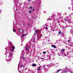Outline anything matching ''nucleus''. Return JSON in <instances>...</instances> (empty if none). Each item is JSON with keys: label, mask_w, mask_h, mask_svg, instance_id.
<instances>
[{"label": "nucleus", "mask_w": 73, "mask_h": 73, "mask_svg": "<svg viewBox=\"0 0 73 73\" xmlns=\"http://www.w3.org/2000/svg\"><path fill=\"white\" fill-rule=\"evenodd\" d=\"M14 49H13L12 50L10 51V54L9 55V61H10V60H9V59L10 60H11V58H12V56H13V55L12 54V53H13V52H14Z\"/></svg>", "instance_id": "nucleus-1"}, {"label": "nucleus", "mask_w": 73, "mask_h": 73, "mask_svg": "<svg viewBox=\"0 0 73 73\" xmlns=\"http://www.w3.org/2000/svg\"><path fill=\"white\" fill-rule=\"evenodd\" d=\"M31 47V44L30 43H28V45H26L25 46V48L27 51H28L29 49H30V48Z\"/></svg>", "instance_id": "nucleus-2"}, {"label": "nucleus", "mask_w": 73, "mask_h": 73, "mask_svg": "<svg viewBox=\"0 0 73 73\" xmlns=\"http://www.w3.org/2000/svg\"><path fill=\"white\" fill-rule=\"evenodd\" d=\"M41 36L40 35H38L37 36V40H39V38H41Z\"/></svg>", "instance_id": "nucleus-3"}, {"label": "nucleus", "mask_w": 73, "mask_h": 73, "mask_svg": "<svg viewBox=\"0 0 73 73\" xmlns=\"http://www.w3.org/2000/svg\"><path fill=\"white\" fill-rule=\"evenodd\" d=\"M27 34H24L22 35L21 37V38H22V37H24V36H27Z\"/></svg>", "instance_id": "nucleus-4"}, {"label": "nucleus", "mask_w": 73, "mask_h": 73, "mask_svg": "<svg viewBox=\"0 0 73 73\" xmlns=\"http://www.w3.org/2000/svg\"><path fill=\"white\" fill-rule=\"evenodd\" d=\"M19 31L20 33H23V30L20 29L19 30Z\"/></svg>", "instance_id": "nucleus-5"}, {"label": "nucleus", "mask_w": 73, "mask_h": 73, "mask_svg": "<svg viewBox=\"0 0 73 73\" xmlns=\"http://www.w3.org/2000/svg\"><path fill=\"white\" fill-rule=\"evenodd\" d=\"M51 46L54 48H56V46L54 45H51Z\"/></svg>", "instance_id": "nucleus-6"}, {"label": "nucleus", "mask_w": 73, "mask_h": 73, "mask_svg": "<svg viewBox=\"0 0 73 73\" xmlns=\"http://www.w3.org/2000/svg\"><path fill=\"white\" fill-rule=\"evenodd\" d=\"M44 70L45 72H46L48 69L47 68H44Z\"/></svg>", "instance_id": "nucleus-7"}, {"label": "nucleus", "mask_w": 73, "mask_h": 73, "mask_svg": "<svg viewBox=\"0 0 73 73\" xmlns=\"http://www.w3.org/2000/svg\"><path fill=\"white\" fill-rule=\"evenodd\" d=\"M46 67H47V66H45V65H43V68H44V69H45V68H46Z\"/></svg>", "instance_id": "nucleus-8"}, {"label": "nucleus", "mask_w": 73, "mask_h": 73, "mask_svg": "<svg viewBox=\"0 0 73 73\" xmlns=\"http://www.w3.org/2000/svg\"><path fill=\"white\" fill-rule=\"evenodd\" d=\"M36 66V64H32V66Z\"/></svg>", "instance_id": "nucleus-9"}, {"label": "nucleus", "mask_w": 73, "mask_h": 73, "mask_svg": "<svg viewBox=\"0 0 73 73\" xmlns=\"http://www.w3.org/2000/svg\"><path fill=\"white\" fill-rule=\"evenodd\" d=\"M64 21H68V19H64Z\"/></svg>", "instance_id": "nucleus-10"}, {"label": "nucleus", "mask_w": 73, "mask_h": 73, "mask_svg": "<svg viewBox=\"0 0 73 73\" xmlns=\"http://www.w3.org/2000/svg\"><path fill=\"white\" fill-rule=\"evenodd\" d=\"M68 71V72H70V69L68 70H67V71H64V73H66V71Z\"/></svg>", "instance_id": "nucleus-11"}, {"label": "nucleus", "mask_w": 73, "mask_h": 73, "mask_svg": "<svg viewBox=\"0 0 73 73\" xmlns=\"http://www.w3.org/2000/svg\"><path fill=\"white\" fill-rule=\"evenodd\" d=\"M55 15L53 14L52 16V17H55Z\"/></svg>", "instance_id": "nucleus-12"}, {"label": "nucleus", "mask_w": 73, "mask_h": 73, "mask_svg": "<svg viewBox=\"0 0 73 73\" xmlns=\"http://www.w3.org/2000/svg\"><path fill=\"white\" fill-rule=\"evenodd\" d=\"M24 52H23V50L22 51V54H23V55H25V53H24Z\"/></svg>", "instance_id": "nucleus-13"}, {"label": "nucleus", "mask_w": 73, "mask_h": 73, "mask_svg": "<svg viewBox=\"0 0 73 73\" xmlns=\"http://www.w3.org/2000/svg\"><path fill=\"white\" fill-rule=\"evenodd\" d=\"M42 53H43L44 54H46V52H45V51H43L42 52Z\"/></svg>", "instance_id": "nucleus-14"}, {"label": "nucleus", "mask_w": 73, "mask_h": 73, "mask_svg": "<svg viewBox=\"0 0 73 73\" xmlns=\"http://www.w3.org/2000/svg\"><path fill=\"white\" fill-rule=\"evenodd\" d=\"M50 66H51L49 64L47 66L48 68H50Z\"/></svg>", "instance_id": "nucleus-15"}, {"label": "nucleus", "mask_w": 73, "mask_h": 73, "mask_svg": "<svg viewBox=\"0 0 73 73\" xmlns=\"http://www.w3.org/2000/svg\"><path fill=\"white\" fill-rule=\"evenodd\" d=\"M60 70H58V71H57L56 73H58V72H60Z\"/></svg>", "instance_id": "nucleus-16"}, {"label": "nucleus", "mask_w": 73, "mask_h": 73, "mask_svg": "<svg viewBox=\"0 0 73 73\" xmlns=\"http://www.w3.org/2000/svg\"><path fill=\"white\" fill-rule=\"evenodd\" d=\"M61 31H59L58 32V34L59 35H60L61 34Z\"/></svg>", "instance_id": "nucleus-17"}, {"label": "nucleus", "mask_w": 73, "mask_h": 73, "mask_svg": "<svg viewBox=\"0 0 73 73\" xmlns=\"http://www.w3.org/2000/svg\"><path fill=\"white\" fill-rule=\"evenodd\" d=\"M70 40H71V38H70L69 40L68 41V42H70Z\"/></svg>", "instance_id": "nucleus-18"}, {"label": "nucleus", "mask_w": 73, "mask_h": 73, "mask_svg": "<svg viewBox=\"0 0 73 73\" xmlns=\"http://www.w3.org/2000/svg\"><path fill=\"white\" fill-rule=\"evenodd\" d=\"M57 15H58V16L59 15H60H60H61V13H58Z\"/></svg>", "instance_id": "nucleus-19"}, {"label": "nucleus", "mask_w": 73, "mask_h": 73, "mask_svg": "<svg viewBox=\"0 0 73 73\" xmlns=\"http://www.w3.org/2000/svg\"><path fill=\"white\" fill-rule=\"evenodd\" d=\"M64 50H65V49H62L61 51V52H63V51H64Z\"/></svg>", "instance_id": "nucleus-20"}, {"label": "nucleus", "mask_w": 73, "mask_h": 73, "mask_svg": "<svg viewBox=\"0 0 73 73\" xmlns=\"http://www.w3.org/2000/svg\"><path fill=\"white\" fill-rule=\"evenodd\" d=\"M22 58L23 59H24V60H26V59H25V58L23 56L22 57Z\"/></svg>", "instance_id": "nucleus-21"}, {"label": "nucleus", "mask_w": 73, "mask_h": 73, "mask_svg": "<svg viewBox=\"0 0 73 73\" xmlns=\"http://www.w3.org/2000/svg\"><path fill=\"white\" fill-rule=\"evenodd\" d=\"M70 32H73V30L72 29H71L70 30Z\"/></svg>", "instance_id": "nucleus-22"}, {"label": "nucleus", "mask_w": 73, "mask_h": 73, "mask_svg": "<svg viewBox=\"0 0 73 73\" xmlns=\"http://www.w3.org/2000/svg\"><path fill=\"white\" fill-rule=\"evenodd\" d=\"M62 29H65V27H64V26H63L62 27Z\"/></svg>", "instance_id": "nucleus-23"}, {"label": "nucleus", "mask_w": 73, "mask_h": 73, "mask_svg": "<svg viewBox=\"0 0 73 73\" xmlns=\"http://www.w3.org/2000/svg\"><path fill=\"white\" fill-rule=\"evenodd\" d=\"M29 13H32V11H29Z\"/></svg>", "instance_id": "nucleus-24"}, {"label": "nucleus", "mask_w": 73, "mask_h": 73, "mask_svg": "<svg viewBox=\"0 0 73 73\" xmlns=\"http://www.w3.org/2000/svg\"><path fill=\"white\" fill-rule=\"evenodd\" d=\"M49 19H48V20H51V19H52V18H50V17H49Z\"/></svg>", "instance_id": "nucleus-25"}, {"label": "nucleus", "mask_w": 73, "mask_h": 73, "mask_svg": "<svg viewBox=\"0 0 73 73\" xmlns=\"http://www.w3.org/2000/svg\"><path fill=\"white\" fill-rule=\"evenodd\" d=\"M32 7H30L28 8V9H31Z\"/></svg>", "instance_id": "nucleus-26"}, {"label": "nucleus", "mask_w": 73, "mask_h": 73, "mask_svg": "<svg viewBox=\"0 0 73 73\" xmlns=\"http://www.w3.org/2000/svg\"><path fill=\"white\" fill-rule=\"evenodd\" d=\"M37 70H40V71H41V69H40L39 68H38L37 69Z\"/></svg>", "instance_id": "nucleus-27"}, {"label": "nucleus", "mask_w": 73, "mask_h": 73, "mask_svg": "<svg viewBox=\"0 0 73 73\" xmlns=\"http://www.w3.org/2000/svg\"><path fill=\"white\" fill-rule=\"evenodd\" d=\"M45 29H48V27H46L45 28Z\"/></svg>", "instance_id": "nucleus-28"}, {"label": "nucleus", "mask_w": 73, "mask_h": 73, "mask_svg": "<svg viewBox=\"0 0 73 73\" xmlns=\"http://www.w3.org/2000/svg\"><path fill=\"white\" fill-rule=\"evenodd\" d=\"M13 32H16V31L15 30H13Z\"/></svg>", "instance_id": "nucleus-29"}, {"label": "nucleus", "mask_w": 73, "mask_h": 73, "mask_svg": "<svg viewBox=\"0 0 73 73\" xmlns=\"http://www.w3.org/2000/svg\"><path fill=\"white\" fill-rule=\"evenodd\" d=\"M13 49H15V46H13Z\"/></svg>", "instance_id": "nucleus-30"}, {"label": "nucleus", "mask_w": 73, "mask_h": 73, "mask_svg": "<svg viewBox=\"0 0 73 73\" xmlns=\"http://www.w3.org/2000/svg\"><path fill=\"white\" fill-rule=\"evenodd\" d=\"M54 22H55V19H54V21H53Z\"/></svg>", "instance_id": "nucleus-31"}, {"label": "nucleus", "mask_w": 73, "mask_h": 73, "mask_svg": "<svg viewBox=\"0 0 73 73\" xmlns=\"http://www.w3.org/2000/svg\"><path fill=\"white\" fill-rule=\"evenodd\" d=\"M56 41L57 42H58L59 41L58 40H56Z\"/></svg>", "instance_id": "nucleus-32"}, {"label": "nucleus", "mask_w": 73, "mask_h": 73, "mask_svg": "<svg viewBox=\"0 0 73 73\" xmlns=\"http://www.w3.org/2000/svg\"><path fill=\"white\" fill-rule=\"evenodd\" d=\"M66 28V26H65V27H64V29L65 28Z\"/></svg>", "instance_id": "nucleus-33"}, {"label": "nucleus", "mask_w": 73, "mask_h": 73, "mask_svg": "<svg viewBox=\"0 0 73 73\" xmlns=\"http://www.w3.org/2000/svg\"><path fill=\"white\" fill-rule=\"evenodd\" d=\"M41 59H42V60H44V58H41Z\"/></svg>", "instance_id": "nucleus-34"}, {"label": "nucleus", "mask_w": 73, "mask_h": 73, "mask_svg": "<svg viewBox=\"0 0 73 73\" xmlns=\"http://www.w3.org/2000/svg\"><path fill=\"white\" fill-rule=\"evenodd\" d=\"M38 33H40V31H38Z\"/></svg>", "instance_id": "nucleus-35"}, {"label": "nucleus", "mask_w": 73, "mask_h": 73, "mask_svg": "<svg viewBox=\"0 0 73 73\" xmlns=\"http://www.w3.org/2000/svg\"><path fill=\"white\" fill-rule=\"evenodd\" d=\"M23 66H21V67H23Z\"/></svg>", "instance_id": "nucleus-36"}, {"label": "nucleus", "mask_w": 73, "mask_h": 73, "mask_svg": "<svg viewBox=\"0 0 73 73\" xmlns=\"http://www.w3.org/2000/svg\"><path fill=\"white\" fill-rule=\"evenodd\" d=\"M33 11H34L35 10V9H33Z\"/></svg>", "instance_id": "nucleus-37"}, {"label": "nucleus", "mask_w": 73, "mask_h": 73, "mask_svg": "<svg viewBox=\"0 0 73 73\" xmlns=\"http://www.w3.org/2000/svg\"><path fill=\"white\" fill-rule=\"evenodd\" d=\"M35 32H36V33H37V32L36 31H35Z\"/></svg>", "instance_id": "nucleus-38"}, {"label": "nucleus", "mask_w": 73, "mask_h": 73, "mask_svg": "<svg viewBox=\"0 0 73 73\" xmlns=\"http://www.w3.org/2000/svg\"><path fill=\"white\" fill-rule=\"evenodd\" d=\"M70 73H73V72H72L71 71H70Z\"/></svg>", "instance_id": "nucleus-39"}, {"label": "nucleus", "mask_w": 73, "mask_h": 73, "mask_svg": "<svg viewBox=\"0 0 73 73\" xmlns=\"http://www.w3.org/2000/svg\"><path fill=\"white\" fill-rule=\"evenodd\" d=\"M10 44H11V45H12V43H11V42H10Z\"/></svg>", "instance_id": "nucleus-40"}, {"label": "nucleus", "mask_w": 73, "mask_h": 73, "mask_svg": "<svg viewBox=\"0 0 73 73\" xmlns=\"http://www.w3.org/2000/svg\"><path fill=\"white\" fill-rule=\"evenodd\" d=\"M40 54H42V53H40Z\"/></svg>", "instance_id": "nucleus-41"}, {"label": "nucleus", "mask_w": 73, "mask_h": 73, "mask_svg": "<svg viewBox=\"0 0 73 73\" xmlns=\"http://www.w3.org/2000/svg\"><path fill=\"white\" fill-rule=\"evenodd\" d=\"M31 0H29V1H30Z\"/></svg>", "instance_id": "nucleus-42"}, {"label": "nucleus", "mask_w": 73, "mask_h": 73, "mask_svg": "<svg viewBox=\"0 0 73 73\" xmlns=\"http://www.w3.org/2000/svg\"><path fill=\"white\" fill-rule=\"evenodd\" d=\"M56 65H57V66H58V64H57Z\"/></svg>", "instance_id": "nucleus-43"}, {"label": "nucleus", "mask_w": 73, "mask_h": 73, "mask_svg": "<svg viewBox=\"0 0 73 73\" xmlns=\"http://www.w3.org/2000/svg\"><path fill=\"white\" fill-rule=\"evenodd\" d=\"M68 9H70V7H68Z\"/></svg>", "instance_id": "nucleus-44"}, {"label": "nucleus", "mask_w": 73, "mask_h": 73, "mask_svg": "<svg viewBox=\"0 0 73 73\" xmlns=\"http://www.w3.org/2000/svg\"><path fill=\"white\" fill-rule=\"evenodd\" d=\"M34 35H36V33H34Z\"/></svg>", "instance_id": "nucleus-45"}, {"label": "nucleus", "mask_w": 73, "mask_h": 73, "mask_svg": "<svg viewBox=\"0 0 73 73\" xmlns=\"http://www.w3.org/2000/svg\"><path fill=\"white\" fill-rule=\"evenodd\" d=\"M46 13V12H45V11H44V13Z\"/></svg>", "instance_id": "nucleus-46"}, {"label": "nucleus", "mask_w": 73, "mask_h": 73, "mask_svg": "<svg viewBox=\"0 0 73 73\" xmlns=\"http://www.w3.org/2000/svg\"><path fill=\"white\" fill-rule=\"evenodd\" d=\"M34 17V18H35V17Z\"/></svg>", "instance_id": "nucleus-47"}, {"label": "nucleus", "mask_w": 73, "mask_h": 73, "mask_svg": "<svg viewBox=\"0 0 73 73\" xmlns=\"http://www.w3.org/2000/svg\"><path fill=\"white\" fill-rule=\"evenodd\" d=\"M17 9H16V11H17Z\"/></svg>", "instance_id": "nucleus-48"}, {"label": "nucleus", "mask_w": 73, "mask_h": 73, "mask_svg": "<svg viewBox=\"0 0 73 73\" xmlns=\"http://www.w3.org/2000/svg\"><path fill=\"white\" fill-rule=\"evenodd\" d=\"M5 49H7V48H5Z\"/></svg>", "instance_id": "nucleus-49"}, {"label": "nucleus", "mask_w": 73, "mask_h": 73, "mask_svg": "<svg viewBox=\"0 0 73 73\" xmlns=\"http://www.w3.org/2000/svg\"><path fill=\"white\" fill-rule=\"evenodd\" d=\"M26 54H28V53H26Z\"/></svg>", "instance_id": "nucleus-50"}, {"label": "nucleus", "mask_w": 73, "mask_h": 73, "mask_svg": "<svg viewBox=\"0 0 73 73\" xmlns=\"http://www.w3.org/2000/svg\"><path fill=\"white\" fill-rule=\"evenodd\" d=\"M48 41H49V40H48Z\"/></svg>", "instance_id": "nucleus-51"}, {"label": "nucleus", "mask_w": 73, "mask_h": 73, "mask_svg": "<svg viewBox=\"0 0 73 73\" xmlns=\"http://www.w3.org/2000/svg\"><path fill=\"white\" fill-rule=\"evenodd\" d=\"M28 25H29V24H28Z\"/></svg>", "instance_id": "nucleus-52"}, {"label": "nucleus", "mask_w": 73, "mask_h": 73, "mask_svg": "<svg viewBox=\"0 0 73 73\" xmlns=\"http://www.w3.org/2000/svg\"><path fill=\"white\" fill-rule=\"evenodd\" d=\"M69 37L70 38V37Z\"/></svg>", "instance_id": "nucleus-53"}]
</instances>
